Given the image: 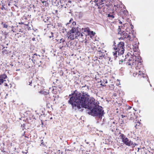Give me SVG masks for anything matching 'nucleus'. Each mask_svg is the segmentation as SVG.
Instances as JSON below:
<instances>
[{
	"instance_id": "1",
	"label": "nucleus",
	"mask_w": 154,
	"mask_h": 154,
	"mask_svg": "<svg viewBox=\"0 0 154 154\" xmlns=\"http://www.w3.org/2000/svg\"><path fill=\"white\" fill-rule=\"evenodd\" d=\"M69 99L68 103L71 105L72 109L75 111L82 112L83 108L89 109V115L102 119L104 112L102 107H97L96 104L90 101L88 102L89 95L84 91L81 92L75 90L69 95Z\"/></svg>"
},
{
	"instance_id": "2",
	"label": "nucleus",
	"mask_w": 154,
	"mask_h": 154,
	"mask_svg": "<svg viewBox=\"0 0 154 154\" xmlns=\"http://www.w3.org/2000/svg\"><path fill=\"white\" fill-rule=\"evenodd\" d=\"M125 43L122 42H120L117 45V47L114 46L113 49L115 50H117L118 52V56L122 55L124 53Z\"/></svg>"
},
{
	"instance_id": "3",
	"label": "nucleus",
	"mask_w": 154,
	"mask_h": 154,
	"mask_svg": "<svg viewBox=\"0 0 154 154\" xmlns=\"http://www.w3.org/2000/svg\"><path fill=\"white\" fill-rule=\"evenodd\" d=\"M120 134L119 137L122 139V142L126 145L128 146H130L133 143V142L129 140L128 138L126 137L123 134L119 133Z\"/></svg>"
},
{
	"instance_id": "4",
	"label": "nucleus",
	"mask_w": 154,
	"mask_h": 154,
	"mask_svg": "<svg viewBox=\"0 0 154 154\" xmlns=\"http://www.w3.org/2000/svg\"><path fill=\"white\" fill-rule=\"evenodd\" d=\"M119 27L118 30H120L118 32L119 34H120L121 35H123V37L124 38H129L130 39H131V35H129L127 33L125 32L124 31H121L119 26Z\"/></svg>"
},
{
	"instance_id": "5",
	"label": "nucleus",
	"mask_w": 154,
	"mask_h": 154,
	"mask_svg": "<svg viewBox=\"0 0 154 154\" xmlns=\"http://www.w3.org/2000/svg\"><path fill=\"white\" fill-rule=\"evenodd\" d=\"M67 35H69L68 37V38H69L70 40H73L75 38H77V36L75 35V34H67Z\"/></svg>"
},
{
	"instance_id": "6",
	"label": "nucleus",
	"mask_w": 154,
	"mask_h": 154,
	"mask_svg": "<svg viewBox=\"0 0 154 154\" xmlns=\"http://www.w3.org/2000/svg\"><path fill=\"white\" fill-rule=\"evenodd\" d=\"M75 27L73 26L71 29L67 32V34H74L75 33H76Z\"/></svg>"
},
{
	"instance_id": "7",
	"label": "nucleus",
	"mask_w": 154,
	"mask_h": 154,
	"mask_svg": "<svg viewBox=\"0 0 154 154\" xmlns=\"http://www.w3.org/2000/svg\"><path fill=\"white\" fill-rule=\"evenodd\" d=\"M97 54L98 56H102L103 57H104L105 56L104 53L101 51H98Z\"/></svg>"
},
{
	"instance_id": "8",
	"label": "nucleus",
	"mask_w": 154,
	"mask_h": 154,
	"mask_svg": "<svg viewBox=\"0 0 154 154\" xmlns=\"http://www.w3.org/2000/svg\"><path fill=\"white\" fill-rule=\"evenodd\" d=\"M118 51L117 50H115V51L114 52H113V55L114 56V60H116L117 57H118L117 54L118 55Z\"/></svg>"
},
{
	"instance_id": "9",
	"label": "nucleus",
	"mask_w": 154,
	"mask_h": 154,
	"mask_svg": "<svg viewBox=\"0 0 154 154\" xmlns=\"http://www.w3.org/2000/svg\"><path fill=\"white\" fill-rule=\"evenodd\" d=\"M82 31L83 30V32H86V33L88 34L90 30V29H89V28L87 27V28H82Z\"/></svg>"
},
{
	"instance_id": "10",
	"label": "nucleus",
	"mask_w": 154,
	"mask_h": 154,
	"mask_svg": "<svg viewBox=\"0 0 154 154\" xmlns=\"http://www.w3.org/2000/svg\"><path fill=\"white\" fill-rule=\"evenodd\" d=\"M95 34V32H94L93 31H90V30L88 34V35H90V37L91 38L92 36H94Z\"/></svg>"
},
{
	"instance_id": "11",
	"label": "nucleus",
	"mask_w": 154,
	"mask_h": 154,
	"mask_svg": "<svg viewBox=\"0 0 154 154\" xmlns=\"http://www.w3.org/2000/svg\"><path fill=\"white\" fill-rule=\"evenodd\" d=\"M7 76L5 74H3L0 75V79L5 80V79L7 78Z\"/></svg>"
},
{
	"instance_id": "12",
	"label": "nucleus",
	"mask_w": 154,
	"mask_h": 154,
	"mask_svg": "<svg viewBox=\"0 0 154 154\" xmlns=\"http://www.w3.org/2000/svg\"><path fill=\"white\" fill-rule=\"evenodd\" d=\"M142 60V58L140 56H138L137 59L135 60V61H137L138 62V63L139 64V65H140L141 64V61H139V60Z\"/></svg>"
},
{
	"instance_id": "13",
	"label": "nucleus",
	"mask_w": 154,
	"mask_h": 154,
	"mask_svg": "<svg viewBox=\"0 0 154 154\" xmlns=\"http://www.w3.org/2000/svg\"><path fill=\"white\" fill-rule=\"evenodd\" d=\"M41 145H42V146L43 147H46L47 146L46 145H47V143H44V141L43 140H41Z\"/></svg>"
},
{
	"instance_id": "14",
	"label": "nucleus",
	"mask_w": 154,
	"mask_h": 154,
	"mask_svg": "<svg viewBox=\"0 0 154 154\" xmlns=\"http://www.w3.org/2000/svg\"><path fill=\"white\" fill-rule=\"evenodd\" d=\"M90 97H89V100L88 102H90V101H91V102H93V103H95L94 101L95 100V99L93 98V97H91L89 95Z\"/></svg>"
},
{
	"instance_id": "15",
	"label": "nucleus",
	"mask_w": 154,
	"mask_h": 154,
	"mask_svg": "<svg viewBox=\"0 0 154 154\" xmlns=\"http://www.w3.org/2000/svg\"><path fill=\"white\" fill-rule=\"evenodd\" d=\"M136 33L135 32H134V31L133 29L131 31V32H129V34H131L133 35V38H135V33Z\"/></svg>"
},
{
	"instance_id": "16",
	"label": "nucleus",
	"mask_w": 154,
	"mask_h": 154,
	"mask_svg": "<svg viewBox=\"0 0 154 154\" xmlns=\"http://www.w3.org/2000/svg\"><path fill=\"white\" fill-rule=\"evenodd\" d=\"M26 124L25 123H23V124H21V127L22 128L23 130H24V129L26 128L25 127Z\"/></svg>"
},
{
	"instance_id": "17",
	"label": "nucleus",
	"mask_w": 154,
	"mask_h": 154,
	"mask_svg": "<svg viewBox=\"0 0 154 154\" xmlns=\"http://www.w3.org/2000/svg\"><path fill=\"white\" fill-rule=\"evenodd\" d=\"M81 33L80 31L76 32L75 33V35L77 36L78 38V37L80 36Z\"/></svg>"
},
{
	"instance_id": "18",
	"label": "nucleus",
	"mask_w": 154,
	"mask_h": 154,
	"mask_svg": "<svg viewBox=\"0 0 154 154\" xmlns=\"http://www.w3.org/2000/svg\"><path fill=\"white\" fill-rule=\"evenodd\" d=\"M2 24L3 25L4 28H7L8 27V25L7 24L4 23L3 22L2 23Z\"/></svg>"
},
{
	"instance_id": "19",
	"label": "nucleus",
	"mask_w": 154,
	"mask_h": 154,
	"mask_svg": "<svg viewBox=\"0 0 154 154\" xmlns=\"http://www.w3.org/2000/svg\"><path fill=\"white\" fill-rule=\"evenodd\" d=\"M75 30H76V32L79 31H81V29L79 27L77 26L76 27H75Z\"/></svg>"
},
{
	"instance_id": "20",
	"label": "nucleus",
	"mask_w": 154,
	"mask_h": 154,
	"mask_svg": "<svg viewBox=\"0 0 154 154\" xmlns=\"http://www.w3.org/2000/svg\"><path fill=\"white\" fill-rule=\"evenodd\" d=\"M63 152L60 151V150L57 151V152H54V154H62Z\"/></svg>"
},
{
	"instance_id": "21",
	"label": "nucleus",
	"mask_w": 154,
	"mask_h": 154,
	"mask_svg": "<svg viewBox=\"0 0 154 154\" xmlns=\"http://www.w3.org/2000/svg\"><path fill=\"white\" fill-rule=\"evenodd\" d=\"M63 72L62 70H60L58 72L59 75L61 76L63 75Z\"/></svg>"
},
{
	"instance_id": "22",
	"label": "nucleus",
	"mask_w": 154,
	"mask_h": 154,
	"mask_svg": "<svg viewBox=\"0 0 154 154\" xmlns=\"http://www.w3.org/2000/svg\"><path fill=\"white\" fill-rule=\"evenodd\" d=\"M2 33L5 36L4 38V39H5L6 38V36L8 35V33L6 32H2Z\"/></svg>"
},
{
	"instance_id": "23",
	"label": "nucleus",
	"mask_w": 154,
	"mask_h": 154,
	"mask_svg": "<svg viewBox=\"0 0 154 154\" xmlns=\"http://www.w3.org/2000/svg\"><path fill=\"white\" fill-rule=\"evenodd\" d=\"M108 17H111L112 18H114V16L113 15L110 14H109L108 15Z\"/></svg>"
},
{
	"instance_id": "24",
	"label": "nucleus",
	"mask_w": 154,
	"mask_h": 154,
	"mask_svg": "<svg viewBox=\"0 0 154 154\" xmlns=\"http://www.w3.org/2000/svg\"><path fill=\"white\" fill-rule=\"evenodd\" d=\"M6 80H3L1 79H0V85L2 83L4 82V81H5Z\"/></svg>"
},
{
	"instance_id": "25",
	"label": "nucleus",
	"mask_w": 154,
	"mask_h": 154,
	"mask_svg": "<svg viewBox=\"0 0 154 154\" xmlns=\"http://www.w3.org/2000/svg\"><path fill=\"white\" fill-rule=\"evenodd\" d=\"M137 145V144L135 143H134L133 142V144H131V146L132 148H134V147L135 146H136Z\"/></svg>"
},
{
	"instance_id": "26",
	"label": "nucleus",
	"mask_w": 154,
	"mask_h": 154,
	"mask_svg": "<svg viewBox=\"0 0 154 154\" xmlns=\"http://www.w3.org/2000/svg\"><path fill=\"white\" fill-rule=\"evenodd\" d=\"M38 56L39 57H40V56L39 55H38L36 53H35L33 54V56L32 57L33 58L34 57H35V56Z\"/></svg>"
},
{
	"instance_id": "27",
	"label": "nucleus",
	"mask_w": 154,
	"mask_h": 154,
	"mask_svg": "<svg viewBox=\"0 0 154 154\" xmlns=\"http://www.w3.org/2000/svg\"><path fill=\"white\" fill-rule=\"evenodd\" d=\"M1 9L2 10H6V8L4 7L3 5H2V7H1Z\"/></svg>"
},
{
	"instance_id": "28",
	"label": "nucleus",
	"mask_w": 154,
	"mask_h": 154,
	"mask_svg": "<svg viewBox=\"0 0 154 154\" xmlns=\"http://www.w3.org/2000/svg\"><path fill=\"white\" fill-rule=\"evenodd\" d=\"M76 25V22L75 21H73L72 23V25L74 26Z\"/></svg>"
},
{
	"instance_id": "29",
	"label": "nucleus",
	"mask_w": 154,
	"mask_h": 154,
	"mask_svg": "<svg viewBox=\"0 0 154 154\" xmlns=\"http://www.w3.org/2000/svg\"><path fill=\"white\" fill-rule=\"evenodd\" d=\"M73 20V19L72 18H71V19H70V20L69 21V23H67V24H69L70 23H71Z\"/></svg>"
},
{
	"instance_id": "30",
	"label": "nucleus",
	"mask_w": 154,
	"mask_h": 154,
	"mask_svg": "<svg viewBox=\"0 0 154 154\" xmlns=\"http://www.w3.org/2000/svg\"><path fill=\"white\" fill-rule=\"evenodd\" d=\"M122 121H121V125L122 126H123V124H124V121L123 120H122L121 119Z\"/></svg>"
},
{
	"instance_id": "31",
	"label": "nucleus",
	"mask_w": 154,
	"mask_h": 154,
	"mask_svg": "<svg viewBox=\"0 0 154 154\" xmlns=\"http://www.w3.org/2000/svg\"><path fill=\"white\" fill-rule=\"evenodd\" d=\"M127 13H128V12L127 10H124L123 11V13L125 15H127Z\"/></svg>"
},
{
	"instance_id": "32",
	"label": "nucleus",
	"mask_w": 154,
	"mask_h": 154,
	"mask_svg": "<svg viewBox=\"0 0 154 154\" xmlns=\"http://www.w3.org/2000/svg\"><path fill=\"white\" fill-rule=\"evenodd\" d=\"M28 83L29 84L27 83V84H28L29 85H30L31 86H32L31 84L32 83V80L29 81Z\"/></svg>"
},
{
	"instance_id": "33",
	"label": "nucleus",
	"mask_w": 154,
	"mask_h": 154,
	"mask_svg": "<svg viewBox=\"0 0 154 154\" xmlns=\"http://www.w3.org/2000/svg\"><path fill=\"white\" fill-rule=\"evenodd\" d=\"M129 54H130L129 53H128V54L126 55H125V57H126V58H125V59H126L127 57L129 56Z\"/></svg>"
},
{
	"instance_id": "34",
	"label": "nucleus",
	"mask_w": 154,
	"mask_h": 154,
	"mask_svg": "<svg viewBox=\"0 0 154 154\" xmlns=\"http://www.w3.org/2000/svg\"><path fill=\"white\" fill-rule=\"evenodd\" d=\"M105 83L103 82L100 85L103 86H105Z\"/></svg>"
},
{
	"instance_id": "35",
	"label": "nucleus",
	"mask_w": 154,
	"mask_h": 154,
	"mask_svg": "<svg viewBox=\"0 0 154 154\" xmlns=\"http://www.w3.org/2000/svg\"><path fill=\"white\" fill-rule=\"evenodd\" d=\"M57 26L58 27H60V26H61V24L58 23H57Z\"/></svg>"
},
{
	"instance_id": "36",
	"label": "nucleus",
	"mask_w": 154,
	"mask_h": 154,
	"mask_svg": "<svg viewBox=\"0 0 154 154\" xmlns=\"http://www.w3.org/2000/svg\"><path fill=\"white\" fill-rule=\"evenodd\" d=\"M130 25H131V29L132 30L134 28V26L133 25H132V24H131H131Z\"/></svg>"
},
{
	"instance_id": "37",
	"label": "nucleus",
	"mask_w": 154,
	"mask_h": 154,
	"mask_svg": "<svg viewBox=\"0 0 154 154\" xmlns=\"http://www.w3.org/2000/svg\"><path fill=\"white\" fill-rule=\"evenodd\" d=\"M97 6H98V9H99V10L101 9V7H100V6H98V5H97Z\"/></svg>"
},
{
	"instance_id": "38",
	"label": "nucleus",
	"mask_w": 154,
	"mask_h": 154,
	"mask_svg": "<svg viewBox=\"0 0 154 154\" xmlns=\"http://www.w3.org/2000/svg\"><path fill=\"white\" fill-rule=\"evenodd\" d=\"M99 57L98 58L99 59H102L103 57H102V56H98Z\"/></svg>"
},
{
	"instance_id": "39",
	"label": "nucleus",
	"mask_w": 154,
	"mask_h": 154,
	"mask_svg": "<svg viewBox=\"0 0 154 154\" xmlns=\"http://www.w3.org/2000/svg\"><path fill=\"white\" fill-rule=\"evenodd\" d=\"M116 42L115 41H114L113 42V46H114H114H116Z\"/></svg>"
},
{
	"instance_id": "40",
	"label": "nucleus",
	"mask_w": 154,
	"mask_h": 154,
	"mask_svg": "<svg viewBox=\"0 0 154 154\" xmlns=\"http://www.w3.org/2000/svg\"><path fill=\"white\" fill-rule=\"evenodd\" d=\"M121 116L122 118H124L125 117V116L123 115H121Z\"/></svg>"
},
{
	"instance_id": "41",
	"label": "nucleus",
	"mask_w": 154,
	"mask_h": 154,
	"mask_svg": "<svg viewBox=\"0 0 154 154\" xmlns=\"http://www.w3.org/2000/svg\"><path fill=\"white\" fill-rule=\"evenodd\" d=\"M19 24H24V23L23 22H21V23H19Z\"/></svg>"
},
{
	"instance_id": "42",
	"label": "nucleus",
	"mask_w": 154,
	"mask_h": 154,
	"mask_svg": "<svg viewBox=\"0 0 154 154\" xmlns=\"http://www.w3.org/2000/svg\"><path fill=\"white\" fill-rule=\"evenodd\" d=\"M56 2H57L58 5H59V2L60 3V0H59V1H57V0H56Z\"/></svg>"
},
{
	"instance_id": "43",
	"label": "nucleus",
	"mask_w": 154,
	"mask_h": 154,
	"mask_svg": "<svg viewBox=\"0 0 154 154\" xmlns=\"http://www.w3.org/2000/svg\"><path fill=\"white\" fill-rule=\"evenodd\" d=\"M35 38L33 37V38H32V40L33 41H35Z\"/></svg>"
},
{
	"instance_id": "44",
	"label": "nucleus",
	"mask_w": 154,
	"mask_h": 154,
	"mask_svg": "<svg viewBox=\"0 0 154 154\" xmlns=\"http://www.w3.org/2000/svg\"><path fill=\"white\" fill-rule=\"evenodd\" d=\"M86 87H87V89H88V90H89V89L90 87H89V86H88V85H87Z\"/></svg>"
},
{
	"instance_id": "45",
	"label": "nucleus",
	"mask_w": 154,
	"mask_h": 154,
	"mask_svg": "<svg viewBox=\"0 0 154 154\" xmlns=\"http://www.w3.org/2000/svg\"><path fill=\"white\" fill-rule=\"evenodd\" d=\"M101 12H102V11H101L100 10H98V12L99 13H100L101 14Z\"/></svg>"
},
{
	"instance_id": "46",
	"label": "nucleus",
	"mask_w": 154,
	"mask_h": 154,
	"mask_svg": "<svg viewBox=\"0 0 154 154\" xmlns=\"http://www.w3.org/2000/svg\"><path fill=\"white\" fill-rule=\"evenodd\" d=\"M83 34H82V33H81V34H80V37H82L83 36Z\"/></svg>"
},
{
	"instance_id": "47",
	"label": "nucleus",
	"mask_w": 154,
	"mask_h": 154,
	"mask_svg": "<svg viewBox=\"0 0 154 154\" xmlns=\"http://www.w3.org/2000/svg\"><path fill=\"white\" fill-rule=\"evenodd\" d=\"M68 2L69 3H72V1L70 0H69L68 1Z\"/></svg>"
},
{
	"instance_id": "48",
	"label": "nucleus",
	"mask_w": 154,
	"mask_h": 154,
	"mask_svg": "<svg viewBox=\"0 0 154 154\" xmlns=\"http://www.w3.org/2000/svg\"><path fill=\"white\" fill-rule=\"evenodd\" d=\"M135 51H136V50H137V49L138 48V47H136V46H135Z\"/></svg>"
},
{
	"instance_id": "49",
	"label": "nucleus",
	"mask_w": 154,
	"mask_h": 154,
	"mask_svg": "<svg viewBox=\"0 0 154 154\" xmlns=\"http://www.w3.org/2000/svg\"><path fill=\"white\" fill-rule=\"evenodd\" d=\"M43 91H40L39 92L40 93H41V94H44V93H43Z\"/></svg>"
},
{
	"instance_id": "50",
	"label": "nucleus",
	"mask_w": 154,
	"mask_h": 154,
	"mask_svg": "<svg viewBox=\"0 0 154 154\" xmlns=\"http://www.w3.org/2000/svg\"><path fill=\"white\" fill-rule=\"evenodd\" d=\"M104 82L105 83V84L107 83V81L106 80V81H104Z\"/></svg>"
},
{
	"instance_id": "51",
	"label": "nucleus",
	"mask_w": 154,
	"mask_h": 154,
	"mask_svg": "<svg viewBox=\"0 0 154 154\" xmlns=\"http://www.w3.org/2000/svg\"><path fill=\"white\" fill-rule=\"evenodd\" d=\"M29 60H31L32 61V62H34V61H33V60H34H34H33L32 59H31L30 58H29Z\"/></svg>"
},
{
	"instance_id": "52",
	"label": "nucleus",
	"mask_w": 154,
	"mask_h": 154,
	"mask_svg": "<svg viewBox=\"0 0 154 154\" xmlns=\"http://www.w3.org/2000/svg\"><path fill=\"white\" fill-rule=\"evenodd\" d=\"M119 39L123 40L124 39L122 37H120L119 38Z\"/></svg>"
},
{
	"instance_id": "53",
	"label": "nucleus",
	"mask_w": 154,
	"mask_h": 154,
	"mask_svg": "<svg viewBox=\"0 0 154 154\" xmlns=\"http://www.w3.org/2000/svg\"><path fill=\"white\" fill-rule=\"evenodd\" d=\"M14 2L15 4L17 3V0H16V1H14Z\"/></svg>"
},
{
	"instance_id": "54",
	"label": "nucleus",
	"mask_w": 154,
	"mask_h": 154,
	"mask_svg": "<svg viewBox=\"0 0 154 154\" xmlns=\"http://www.w3.org/2000/svg\"><path fill=\"white\" fill-rule=\"evenodd\" d=\"M7 41H5L4 42V43L5 44H6V43H8L7 42Z\"/></svg>"
},
{
	"instance_id": "55",
	"label": "nucleus",
	"mask_w": 154,
	"mask_h": 154,
	"mask_svg": "<svg viewBox=\"0 0 154 154\" xmlns=\"http://www.w3.org/2000/svg\"><path fill=\"white\" fill-rule=\"evenodd\" d=\"M64 42H65V40H62V43H63Z\"/></svg>"
},
{
	"instance_id": "56",
	"label": "nucleus",
	"mask_w": 154,
	"mask_h": 154,
	"mask_svg": "<svg viewBox=\"0 0 154 154\" xmlns=\"http://www.w3.org/2000/svg\"><path fill=\"white\" fill-rule=\"evenodd\" d=\"M14 6H16V7H17V8H18V6H17V5H16V4H14Z\"/></svg>"
},
{
	"instance_id": "57",
	"label": "nucleus",
	"mask_w": 154,
	"mask_h": 154,
	"mask_svg": "<svg viewBox=\"0 0 154 154\" xmlns=\"http://www.w3.org/2000/svg\"><path fill=\"white\" fill-rule=\"evenodd\" d=\"M62 38L60 40V42H59V43H61L62 42H61V41L62 40Z\"/></svg>"
},
{
	"instance_id": "58",
	"label": "nucleus",
	"mask_w": 154,
	"mask_h": 154,
	"mask_svg": "<svg viewBox=\"0 0 154 154\" xmlns=\"http://www.w3.org/2000/svg\"><path fill=\"white\" fill-rule=\"evenodd\" d=\"M87 85H85L84 86H83L82 87V88H84V87H85L86 86H87Z\"/></svg>"
},
{
	"instance_id": "59",
	"label": "nucleus",
	"mask_w": 154,
	"mask_h": 154,
	"mask_svg": "<svg viewBox=\"0 0 154 154\" xmlns=\"http://www.w3.org/2000/svg\"><path fill=\"white\" fill-rule=\"evenodd\" d=\"M1 151L2 152H5V150H4V149H3V150H1Z\"/></svg>"
},
{
	"instance_id": "60",
	"label": "nucleus",
	"mask_w": 154,
	"mask_h": 154,
	"mask_svg": "<svg viewBox=\"0 0 154 154\" xmlns=\"http://www.w3.org/2000/svg\"><path fill=\"white\" fill-rule=\"evenodd\" d=\"M5 85L6 86H8V84L6 83H5Z\"/></svg>"
},
{
	"instance_id": "61",
	"label": "nucleus",
	"mask_w": 154,
	"mask_h": 154,
	"mask_svg": "<svg viewBox=\"0 0 154 154\" xmlns=\"http://www.w3.org/2000/svg\"><path fill=\"white\" fill-rule=\"evenodd\" d=\"M53 36H53V35H51V36H49V37L50 38H51V37H53Z\"/></svg>"
},
{
	"instance_id": "62",
	"label": "nucleus",
	"mask_w": 154,
	"mask_h": 154,
	"mask_svg": "<svg viewBox=\"0 0 154 154\" xmlns=\"http://www.w3.org/2000/svg\"><path fill=\"white\" fill-rule=\"evenodd\" d=\"M119 23L121 24L122 23V22L121 21H119Z\"/></svg>"
},
{
	"instance_id": "63",
	"label": "nucleus",
	"mask_w": 154,
	"mask_h": 154,
	"mask_svg": "<svg viewBox=\"0 0 154 154\" xmlns=\"http://www.w3.org/2000/svg\"><path fill=\"white\" fill-rule=\"evenodd\" d=\"M46 2V1H42V3H44V2Z\"/></svg>"
},
{
	"instance_id": "64",
	"label": "nucleus",
	"mask_w": 154,
	"mask_h": 154,
	"mask_svg": "<svg viewBox=\"0 0 154 154\" xmlns=\"http://www.w3.org/2000/svg\"><path fill=\"white\" fill-rule=\"evenodd\" d=\"M23 152V153H26V154L27 152H23H23Z\"/></svg>"
}]
</instances>
